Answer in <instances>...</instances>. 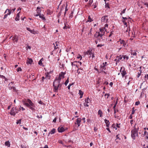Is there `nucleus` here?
<instances>
[{"instance_id":"nucleus-1","label":"nucleus","mask_w":148,"mask_h":148,"mask_svg":"<svg viewBox=\"0 0 148 148\" xmlns=\"http://www.w3.org/2000/svg\"><path fill=\"white\" fill-rule=\"evenodd\" d=\"M62 77L59 76L58 77H56L53 83V91L55 92H58V90L61 89L62 86V84L60 83Z\"/></svg>"},{"instance_id":"nucleus-2","label":"nucleus","mask_w":148,"mask_h":148,"mask_svg":"<svg viewBox=\"0 0 148 148\" xmlns=\"http://www.w3.org/2000/svg\"><path fill=\"white\" fill-rule=\"evenodd\" d=\"M23 104L32 111L35 110V104L29 99L22 100Z\"/></svg>"},{"instance_id":"nucleus-3","label":"nucleus","mask_w":148,"mask_h":148,"mask_svg":"<svg viewBox=\"0 0 148 148\" xmlns=\"http://www.w3.org/2000/svg\"><path fill=\"white\" fill-rule=\"evenodd\" d=\"M135 124L134 126V127L133 130L131 131V137L133 140H135L136 138V136H138V130L135 127V125H136Z\"/></svg>"},{"instance_id":"nucleus-4","label":"nucleus","mask_w":148,"mask_h":148,"mask_svg":"<svg viewBox=\"0 0 148 148\" xmlns=\"http://www.w3.org/2000/svg\"><path fill=\"white\" fill-rule=\"evenodd\" d=\"M18 113V111H16V108H12L10 110V114L11 115L15 116L16 113Z\"/></svg>"},{"instance_id":"nucleus-5","label":"nucleus","mask_w":148,"mask_h":148,"mask_svg":"<svg viewBox=\"0 0 148 148\" xmlns=\"http://www.w3.org/2000/svg\"><path fill=\"white\" fill-rule=\"evenodd\" d=\"M86 54L88 55H89V57H91L92 59L95 57L94 53L92 52V51H88L86 52Z\"/></svg>"},{"instance_id":"nucleus-6","label":"nucleus","mask_w":148,"mask_h":148,"mask_svg":"<svg viewBox=\"0 0 148 148\" xmlns=\"http://www.w3.org/2000/svg\"><path fill=\"white\" fill-rule=\"evenodd\" d=\"M12 37V40L14 41V42H16V43L18 42V36L17 35H15L14 36L12 37V36H11L10 38V39Z\"/></svg>"},{"instance_id":"nucleus-7","label":"nucleus","mask_w":148,"mask_h":148,"mask_svg":"<svg viewBox=\"0 0 148 148\" xmlns=\"http://www.w3.org/2000/svg\"><path fill=\"white\" fill-rule=\"evenodd\" d=\"M123 68V67H121V69L120 70V72L121 73V74L122 75V77H123L125 75L127 74V73L126 71L125 70L124 68V70L123 71H121V70Z\"/></svg>"},{"instance_id":"nucleus-8","label":"nucleus","mask_w":148,"mask_h":148,"mask_svg":"<svg viewBox=\"0 0 148 148\" xmlns=\"http://www.w3.org/2000/svg\"><path fill=\"white\" fill-rule=\"evenodd\" d=\"M108 16H103L101 18V21L102 22L107 23L108 20L107 18Z\"/></svg>"},{"instance_id":"nucleus-9","label":"nucleus","mask_w":148,"mask_h":148,"mask_svg":"<svg viewBox=\"0 0 148 148\" xmlns=\"http://www.w3.org/2000/svg\"><path fill=\"white\" fill-rule=\"evenodd\" d=\"M8 11V13H7L5 15L4 17H3V19H5L7 17L8 15H9L11 13V11L8 9H7L6 10L5 13L6 12H7V11Z\"/></svg>"},{"instance_id":"nucleus-10","label":"nucleus","mask_w":148,"mask_h":148,"mask_svg":"<svg viewBox=\"0 0 148 148\" xmlns=\"http://www.w3.org/2000/svg\"><path fill=\"white\" fill-rule=\"evenodd\" d=\"M81 121V119L78 118L76 120V122L75 123V124H77L78 125V127H79L80 125V122Z\"/></svg>"},{"instance_id":"nucleus-11","label":"nucleus","mask_w":148,"mask_h":148,"mask_svg":"<svg viewBox=\"0 0 148 148\" xmlns=\"http://www.w3.org/2000/svg\"><path fill=\"white\" fill-rule=\"evenodd\" d=\"M33 62V61L32 60V59L31 58H28L26 62V63L27 64H31L32 62Z\"/></svg>"},{"instance_id":"nucleus-12","label":"nucleus","mask_w":148,"mask_h":148,"mask_svg":"<svg viewBox=\"0 0 148 148\" xmlns=\"http://www.w3.org/2000/svg\"><path fill=\"white\" fill-rule=\"evenodd\" d=\"M58 131L59 132L62 133L65 131V129L63 127H59L58 129Z\"/></svg>"},{"instance_id":"nucleus-13","label":"nucleus","mask_w":148,"mask_h":148,"mask_svg":"<svg viewBox=\"0 0 148 148\" xmlns=\"http://www.w3.org/2000/svg\"><path fill=\"white\" fill-rule=\"evenodd\" d=\"M36 11L37 12V14H34V16H39V14H40V8H39L38 7L37 8Z\"/></svg>"},{"instance_id":"nucleus-14","label":"nucleus","mask_w":148,"mask_h":148,"mask_svg":"<svg viewBox=\"0 0 148 148\" xmlns=\"http://www.w3.org/2000/svg\"><path fill=\"white\" fill-rule=\"evenodd\" d=\"M100 32L101 33H103L104 34V35L105 34V32L106 31V29L105 27L102 28H100L99 29Z\"/></svg>"},{"instance_id":"nucleus-15","label":"nucleus","mask_w":148,"mask_h":148,"mask_svg":"<svg viewBox=\"0 0 148 148\" xmlns=\"http://www.w3.org/2000/svg\"><path fill=\"white\" fill-rule=\"evenodd\" d=\"M123 56H121V55H120L119 56H117L116 57V58L114 60L115 61H116V62H119V60H121L122 59V58H123Z\"/></svg>"},{"instance_id":"nucleus-16","label":"nucleus","mask_w":148,"mask_h":148,"mask_svg":"<svg viewBox=\"0 0 148 148\" xmlns=\"http://www.w3.org/2000/svg\"><path fill=\"white\" fill-rule=\"evenodd\" d=\"M104 121L106 124V126L108 127H109L110 124V122L109 121L105 119H104Z\"/></svg>"},{"instance_id":"nucleus-17","label":"nucleus","mask_w":148,"mask_h":148,"mask_svg":"<svg viewBox=\"0 0 148 148\" xmlns=\"http://www.w3.org/2000/svg\"><path fill=\"white\" fill-rule=\"evenodd\" d=\"M120 134H118L116 135V139L115 140V141L117 143H118L119 142L117 141V139L121 140V138H119Z\"/></svg>"},{"instance_id":"nucleus-18","label":"nucleus","mask_w":148,"mask_h":148,"mask_svg":"<svg viewBox=\"0 0 148 148\" xmlns=\"http://www.w3.org/2000/svg\"><path fill=\"white\" fill-rule=\"evenodd\" d=\"M65 74V73L62 72L60 74H59V76L62 78H64V75Z\"/></svg>"},{"instance_id":"nucleus-19","label":"nucleus","mask_w":148,"mask_h":148,"mask_svg":"<svg viewBox=\"0 0 148 148\" xmlns=\"http://www.w3.org/2000/svg\"><path fill=\"white\" fill-rule=\"evenodd\" d=\"M131 53L132 55H133L134 56H136V55L137 53L136 52V51L135 50H131Z\"/></svg>"},{"instance_id":"nucleus-20","label":"nucleus","mask_w":148,"mask_h":148,"mask_svg":"<svg viewBox=\"0 0 148 148\" xmlns=\"http://www.w3.org/2000/svg\"><path fill=\"white\" fill-rule=\"evenodd\" d=\"M26 29L27 30L30 32L31 33L34 34V29L33 30H31L30 28L29 27H27Z\"/></svg>"},{"instance_id":"nucleus-21","label":"nucleus","mask_w":148,"mask_h":148,"mask_svg":"<svg viewBox=\"0 0 148 148\" xmlns=\"http://www.w3.org/2000/svg\"><path fill=\"white\" fill-rule=\"evenodd\" d=\"M79 94L80 95L79 98L81 99L84 93L82 90H79Z\"/></svg>"},{"instance_id":"nucleus-22","label":"nucleus","mask_w":148,"mask_h":148,"mask_svg":"<svg viewBox=\"0 0 148 148\" xmlns=\"http://www.w3.org/2000/svg\"><path fill=\"white\" fill-rule=\"evenodd\" d=\"M126 30L125 31V32L126 33V34H128L127 33H128V34H129V31H130V28L129 27H126Z\"/></svg>"},{"instance_id":"nucleus-23","label":"nucleus","mask_w":148,"mask_h":148,"mask_svg":"<svg viewBox=\"0 0 148 148\" xmlns=\"http://www.w3.org/2000/svg\"><path fill=\"white\" fill-rule=\"evenodd\" d=\"M97 35L98 36L101 37L103 36L104 35V34L103 33H101L100 32H97Z\"/></svg>"},{"instance_id":"nucleus-24","label":"nucleus","mask_w":148,"mask_h":148,"mask_svg":"<svg viewBox=\"0 0 148 148\" xmlns=\"http://www.w3.org/2000/svg\"><path fill=\"white\" fill-rule=\"evenodd\" d=\"M101 71H103V70H105L106 68V66H102V65L101 66Z\"/></svg>"},{"instance_id":"nucleus-25","label":"nucleus","mask_w":148,"mask_h":148,"mask_svg":"<svg viewBox=\"0 0 148 148\" xmlns=\"http://www.w3.org/2000/svg\"><path fill=\"white\" fill-rule=\"evenodd\" d=\"M43 16H44V15L43 14H39V17L40 18H41L42 20H45V18Z\"/></svg>"},{"instance_id":"nucleus-26","label":"nucleus","mask_w":148,"mask_h":148,"mask_svg":"<svg viewBox=\"0 0 148 148\" xmlns=\"http://www.w3.org/2000/svg\"><path fill=\"white\" fill-rule=\"evenodd\" d=\"M43 60H44L43 58H41L38 62V64L40 66H42V61H43Z\"/></svg>"},{"instance_id":"nucleus-27","label":"nucleus","mask_w":148,"mask_h":148,"mask_svg":"<svg viewBox=\"0 0 148 148\" xmlns=\"http://www.w3.org/2000/svg\"><path fill=\"white\" fill-rule=\"evenodd\" d=\"M45 78L47 79H50V76L49 75V73H47Z\"/></svg>"},{"instance_id":"nucleus-28","label":"nucleus","mask_w":148,"mask_h":148,"mask_svg":"<svg viewBox=\"0 0 148 148\" xmlns=\"http://www.w3.org/2000/svg\"><path fill=\"white\" fill-rule=\"evenodd\" d=\"M98 114L100 115V117H101L102 116V112L101 110H99L98 111Z\"/></svg>"},{"instance_id":"nucleus-29","label":"nucleus","mask_w":148,"mask_h":148,"mask_svg":"<svg viewBox=\"0 0 148 148\" xmlns=\"http://www.w3.org/2000/svg\"><path fill=\"white\" fill-rule=\"evenodd\" d=\"M19 13H18L15 18V20L16 21H17L19 20Z\"/></svg>"},{"instance_id":"nucleus-30","label":"nucleus","mask_w":148,"mask_h":148,"mask_svg":"<svg viewBox=\"0 0 148 148\" xmlns=\"http://www.w3.org/2000/svg\"><path fill=\"white\" fill-rule=\"evenodd\" d=\"M56 132V130L55 129L53 128L52 129V130H51L50 132V133H51V134H54Z\"/></svg>"},{"instance_id":"nucleus-31","label":"nucleus","mask_w":148,"mask_h":148,"mask_svg":"<svg viewBox=\"0 0 148 148\" xmlns=\"http://www.w3.org/2000/svg\"><path fill=\"white\" fill-rule=\"evenodd\" d=\"M5 146H7L8 147L10 146V144L9 141L5 142Z\"/></svg>"},{"instance_id":"nucleus-32","label":"nucleus","mask_w":148,"mask_h":148,"mask_svg":"<svg viewBox=\"0 0 148 148\" xmlns=\"http://www.w3.org/2000/svg\"><path fill=\"white\" fill-rule=\"evenodd\" d=\"M85 101L87 103H88L90 102V100L89 97H87V99H85Z\"/></svg>"},{"instance_id":"nucleus-33","label":"nucleus","mask_w":148,"mask_h":148,"mask_svg":"<svg viewBox=\"0 0 148 148\" xmlns=\"http://www.w3.org/2000/svg\"><path fill=\"white\" fill-rule=\"evenodd\" d=\"M122 22L124 24L125 26L124 27L125 29L126 27H127V23L124 20H122Z\"/></svg>"},{"instance_id":"nucleus-34","label":"nucleus","mask_w":148,"mask_h":148,"mask_svg":"<svg viewBox=\"0 0 148 148\" xmlns=\"http://www.w3.org/2000/svg\"><path fill=\"white\" fill-rule=\"evenodd\" d=\"M105 3L106 4L105 5V7L106 8H109V3H106V2H105Z\"/></svg>"},{"instance_id":"nucleus-35","label":"nucleus","mask_w":148,"mask_h":148,"mask_svg":"<svg viewBox=\"0 0 148 148\" xmlns=\"http://www.w3.org/2000/svg\"><path fill=\"white\" fill-rule=\"evenodd\" d=\"M70 27L68 26H67L66 23H64V26L63 27L64 29H66L67 28H69Z\"/></svg>"},{"instance_id":"nucleus-36","label":"nucleus","mask_w":148,"mask_h":148,"mask_svg":"<svg viewBox=\"0 0 148 148\" xmlns=\"http://www.w3.org/2000/svg\"><path fill=\"white\" fill-rule=\"evenodd\" d=\"M92 21H93V20H92V19L90 17V16H88L87 21L88 22H91Z\"/></svg>"},{"instance_id":"nucleus-37","label":"nucleus","mask_w":148,"mask_h":148,"mask_svg":"<svg viewBox=\"0 0 148 148\" xmlns=\"http://www.w3.org/2000/svg\"><path fill=\"white\" fill-rule=\"evenodd\" d=\"M120 44H124V43L125 42L124 40H121V39H120Z\"/></svg>"},{"instance_id":"nucleus-38","label":"nucleus","mask_w":148,"mask_h":148,"mask_svg":"<svg viewBox=\"0 0 148 148\" xmlns=\"http://www.w3.org/2000/svg\"><path fill=\"white\" fill-rule=\"evenodd\" d=\"M123 58L124 59H126V60H128L129 59V57L126 55L123 56Z\"/></svg>"},{"instance_id":"nucleus-39","label":"nucleus","mask_w":148,"mask_h":148,"mask_svg":"<svg viewBox=\"0 0 148 148\" xmlns=\"http://www.w3.org/2000/svg\"><path fill=\"white\" fill-rule=\"evenodd\" d=\"M69 82V78H68V79L64 83V84L66 86L67 85V84Z\"/></svg>"},{"instance_id":"nucleus-40","label":"nucleus","mask_w":148,"mask_h":148,"mask_svg":"<svg viewBox=\"0 0 148 148\" xmlns=\"http://www.w3.org/2000/svg\"><path fill=\"white\" fill-rule=\"evenodd\" d=\"M135 110H134V107L133 108H132V115L134 114L135 112Z\"/></svg>"},{"instance_id":"nucleus-41","label":"nucleus","mask_w":148,"mask_h":148,"mask_svg":"<svg viewBox=\"0 0 148 148\" xmlns=\"http://www.w3.org/2000/svg\"><path fill=\"white\" fill-rule=\"evenodd\" d=\"M117 103V101H116L115 104L114 105V106L113 108V109H114V110H115V108L116 107V106Z\"/></svg>"},{"instance_id":"nucleus-42","label":"nucleus","mask_w":148,"mask_h":148,"mask_svg":"<svg viewBox=\"0 0 148 148\" xmlns=\"http://www.w3.org/2000/svg\"><path fill=\"white\" fill-rule=\"evenodd\" d=\"M16 70L17 72H18L19 71H21L22 69L20 67H18L16 69Z\"/></svg>"},{"instance_id":"nucleus-43","label":"nucleus","mask_w":148,"mask_h":148,"mask_svg":"<svg viewBox=\"0 0 148 148\" xmlns=\"http://www.w3.org/2000/svg\"><path fill=\"white\" fill-rule=\"evenodd\" d=\"M112 127H113V128H115L116 130H117V128L115 127V125L114 123L112 125Z\"/></svg>"},{"instance_id":"nucleus-44","label":"nucleus","mask_w":148,"mask_h":148,"mask_svg":"<svg viewBox=\"0 0 148 148\" xmlns=\"http://www.w3.org/2000/svg\"><path fill=\"white\" fill-rule=\"evenodd\" d=\"M97 32H96V33H95L94 35V37L96 38H98V37H99V36H97Z\"/></svg>"},{"instance_id":"nucleus-45","label":"nucleus","mask_w":148,"mask_h":148,"mask_svg":"<svg viewBox=\"0 0 148 148\" xmlns=\"http://www.w3.org/2000/svg\"><path fill=\"white\" fill-rule=\"evenodd\" d=\"M140 103V102L139 101H138L136 102L135 103V105L136 106H138Z\"/></svg>"},{"instance_id":"nucleus-46","label":"nucleus","mask_w":148,"mask_h":148,"mask_svg":"<svg viewBox=\"0 0 148 148\" xmlns=\"http://www.w3.org/2000/svg\"><path fill=\"white\" fill-rule=\"evenodd\" d=\"M21 119L19 120H17V121L16 122V124H18L19 123H21Z\"/></svg>"},{"instance_id":"nucleus-47","label":"nucleus","mask_w":148,"mask_h":148,"mask_svg":"<svg viewBox=\"0 0 148 148\" xmlns=\"http://www.w3.org/2000/svg\"><path fill=\"white\" fill-rule=\"evenodd\" d=\"M147 134V135H148V132H147L146 131H144V136H143V137H144V136L145 137L146 136V134Z\"/></svg>"},{"instance_id":"nucleus-48","label":"nucleus","mask_w":148,"mask_h":148,"mask_svg":"<svg viewBox=\"0 0 148 148\" xmlns=\"http://www.w3.org/2000/svg\"><path fill=\"white\" fill-rule=\"evenodd\" d=\"M104 45H100V44H99L98 45H97V47H101L102 46H104Z\"/></svg>"},{"instance_id":"nucleus-49","label":"nucleus","mask_w":148,"mask_h":148,"mask_svg":"<svg viewBox=\"0 0 148 148\" xmlns=\"http://www.w3.org/2000/svg\"><path fill=\"white\" fill-rule=\"evenodd\" d=\"M125 10H126V9H125L124 10H123L121 11V14L122 13V14L124 13L125 12Z\"/></svg>"},{"instance_id":"nucleus-50","label":"nucleus","mask_w":148,"mask_h":148,"mask_svg":"<svg viewBox=\"0 0 148 148\" xmlns=\"http://www.w3.org/2000/svg\"><path fill=\"white\" fill-rule=\"evenodd\" d=\"M141 71H140V73H138V75H137V77L138 78L141 75Z\"/></svg>"},{"instance_id":"nucleus-51","label":"nucleus","mask_w":148,"mask_h":148,"mask_svg":"<svg viewBox=\"0 0 148 148\" xmlns=\"http://www.w3.org/2000/svg\"><path fill=\"white\" fill-rule=\"evenodd\" d=\"M11 88L13 89L14 91H16V89L15 87L12 86L11 87Z\"/></svg>"},{"instance_id":"nucleus-52","label":"nucleus","mask_w":148,"mask_h":148,"mask_svg":"<svg viewBox=\"0 0 148 148\" xmlns=\"http://www.w3.org/2000/svg\"><path fill=\"white\" fill-rule=\"evenodd\" d=\"M107 96V98H108L110 96V94L108 93V94H105V96Z\"/></svg>"},{"instance_id":"nucleus-53","label":"nucleus","mask_w":148,"mask_h":148,"mask_svg":"<svg viewBox=\"0 0 148 148\" xmlns=\"http://www.w3.org/2000/svg\"><path fill=\"white\" fill-rule=\"evenodd\" d=\"M116 127H117L119 128L120 127V124H118L117 123L116 125Z\"/></svg>"},{"instance_id":"nucleus-54","label":"nucleus","mask_w":148,"mask_h":148,"mask_svg":"<svg viewBox=\"0 0 148 148\" xmlns=\"http://www.w3.org/2000/svg\"><path fill=\"white\" fill-rule=\"evenodd\" d=\"M0 77L2 78L3 79H4V78H5V76H3V75H0Z\"/></svg>"},{"instance_id":"nucleus-55","label":"nucleus","mask_w":148,"mask_h":148,"mask_svg":"<svg viewBox=\"0 0 148 148\" xmlns=\"http://www.w3.org/2000/svg\"><path fill=\"white\" fill-rule=\"evenodd\" d=\"M77 58H81L80 60H81V59L82 58V57L81 56H80V55H79V56H78L77 57Z\"/></svg>"},{"instance_id":"nucleus-56","label":"nucleus","mask_w":148,"mask_h":148,"mask_svg":"<svg viewBox=\"0 0 148 148\" xmlns=\"http://www.w3.org/2000/svg\"><path fill=\"white\" fill-rule=\"evenodd\" d=\"M103 84L107 85L108 84V82L107 81H106L103 83Z\"/></svg>"},{"instance_id":"nucleus-57","label":"nucleus","mask_w":148,"mask_h":148,"mask_svg":"<svg viewBox=\"0 0 148 148\" xmlns=\"http://www.w3.org/2000/svg\"><path fill=\"white\" fill-rule=\"evenodd\" d=\"M107 64V62H103V66H106V64Z\"/></svg>"},{"instance_id":"nucleus-58","label":"nucleus","mask_w":148,"mask_h":148,"mask_svg":"<svg viewBox=\"0 0 148 148\" xmlns=\"http://www.w3.org/2000/svg\"><path fill=\"white\" fill-rule=\"evenodd\" d=\"M56 118H54V119L53 120V122L54 123H56Z\"/></svg>"},{"instance_id":"nucleus-59","label":"nucleus","mask_w":148,"mask_h":148,"mask_svg":"<svg viewBox=\"0 0 148 148\" xmlns=\"http://www.w3.org/2000/svg\"><path fill=\"white\" fill-rule=\"evenodd\" d=\"M64 9V8H62L60 10V12L59 14L60 15L61 14V11L62 10H63Z\"/></svg>"},{"instance_id":"nucleus-60","label":"nucleus","mask_w":148,"mask_h":148,"mask_svg":"<svg viewBox=\"0 0 148 148\" xmlns=\"http://www.w3.org/2000/svg\"><path fill=\"white\" fill-rule=\"evenodd\" d=\"M132 114H131L129 116V118L130 119H132Z\"/></svg>"},{"instance_id":"nucleus-61","label":"nucleus","mask_w":148,"mask_h":148,"mask_svg":"<svg viewBox=\"0 0 148 148\" xmlns=\"http://www.w3.org/2000/svg\"><path fill=\"white\" fill-rule=\"evenodd\" d=\"M144 5L147 7V8H148V3H144Z\"/></svg>"},{"instance_id":"nucleus-62","label":"nucleus","mask_w":148,"mask_h":148,"mask_svg":"<svg viewBox=\"0 0 148 148\" xmlns=\"http://www.w3.org/2000/svg\"><path fill=\"white\" fill-rule=\"evenodd\" d=\"M20 108L23 111H24L25 110V108H24L23 107H21V106H20Z\"/></svg>"},{"instance_id":"nucleus-63","label":"nucleus","mask_w":148,"mask_h":148,"mask_svg":"<svg viewBox=\"0 0 148 148\" xmlns=\"http://www.w3.org/2000/svg\"><path fill=\"white\" fill-rule=\"evenodd\" d=\"M38 103L39 104H42L43 103V102L41 101H39Z\"/></svg>"},{"instance_id":"nucleus-64","label":"nucleus","mask_w":148,"mask_h":148,"mask_svg":"<svg viewBox=\"0 0 148 148\" xmlns=\"http://www.w3.org/2000/svg\"><path fill=\"white\" fill-rule=\"evenodd\" d=\"M145 77L146 78H147V79H148V74L145 76Z\"/></svg>"}]
</instances>
